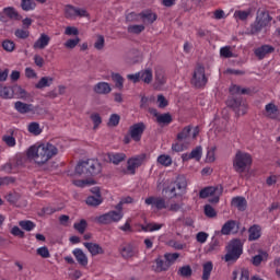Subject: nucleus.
Returning a JSON list of instances; mask_svg holds the SVG:
<instances>
[{
	"instance_id": "a211bd4d",
	"label": "nucleus",
	"mask_w": 280,
	"mask_h": 280,
	"mask_svg": "<svg viewBox=\"0 0 280 280\" xmlns=\"http://www.w3.org/2000/svg\"><path fill=\"white\" fill-rule=\"evenodd\" d=\"M275 51V47L270 45H262L254 50L255 56L258 60H264L268 54H272Z\"/></svg>"
},
{
	"instance_id": "423d86ee",
	"label": "nucleus",
	"mask_w": 280,
	"mask_h": 280,
	"mask_svg": "<svg viewBox=\"0 0 280 280\" xmlns=\"http://www.w3.org/2000/svg\"><path fill=\"white\" fill-rule=\"evenodd\" d=\"M166 194H170L172 198L185 196V194H187V178H185V176H178L167 186Z\"/></svg>"
},
{
	"instance_id": "20e7f679",
	"label": "nucleus",
	"mask_w": 280,
	"mask_h": 280,
	"mask_svg": "<svg viewBox=\"0 0 280 280\" xmlns=\"http://www.w3.org/2000/svg\"><path fill=\"white\" fill-rule=\"evenodd\" d=\"M244 253V245L238 238L232 240L226 246V254L223 259L226 264H235Z\"/></svg>"
},
{
	"instance_id": "bf43d9fd",
	"label": "nucleus",
	"mask_w": 280,
	"mask_h": 280,
	"mask_svg": "<svg viewBox=\"0 0 280 280\" xmlns=\"http://www.w3.org/2000/svg\"><path fill=\"white\" fill-rule=\"evenodd\" d=\"M2 48L4 51L12 52L16 48V44L13 40L4 39L2 42Z\"/></svg>"
},
{
	"instance_id": "c85d7f7f",
	"label": "nucleus",
	"mask_w": 280,
	"mask_h": 280,
	"mask_svg": "<svg viewBox=\"0 0 280 280\" xmlns=\"http://www.w3.org/2000/svg\"><path fill=\"white\" fill-rule=\"evenodd\" d=\"M220 250V240L215 236L212 237L211 242L205 247L206 253H218Z\"/></svg>"
},
{
	"instance_id": "2eb2a0df",
	"label": "nucleus",
	"mask_w": 280,
	"mask_h": 280,
	"mask_svg": "<svg viewBox=\"0 0 280 280\" xmlns=\"http://www.w3.org/2000/svg\"><path fill=\"white\" fill-rule=\"evenodd\" d=\"M72 255L77 259L79 266H82L83 268H86L89 266V256L84 254V250L80 248H74L72 250Z\"/></svg>"
},
{
	"instance_id": "e433bc0d",
	"label": "nucleus",
	"mask_w": 280,
	"mask_h": 280,
	"mask_svg": "<svg viewBox=\"0 0 280 280\" xmlns=\"http://www.w3.org/2000/svg\"><path fill=\"white\" fill-rule=\"evenodd\" d=\"M233 280H252L250 279V271H248V269L243 268L241 269V273L237 271H233ZM240 275V277L237 278V276Z\"/></svg>"
},
{
	"instance_id": "1a4fd4ad",
	"label": "nucleus",
	"mask_w": 280,
	"mask_h": 280,
	"mask_svg": "<svg viewBox=\"0 0 280 280\" xmlns=\"http://www.w3.org/2000/svg\"><path fill=\"white\" fill-rule=\"evenodd\" d=\"M226 104L230 108H233L235 113L240 115H246V110H248V105L246 102L242 101L240 97H230L226 101Z\"/></svg>"
},
{
	"instance_id": "b1692460",
	"label": "nucleus",
	"mask_w": 280,
	"mask_h": 280,
	"mask_svg": "<svg viewBox=\"0 0 280 280\" xmlns=\"http://www.w3.org/2000/svg\"><path fill=\"white\" fill-rule=\"evenodd\" d=\"M259 237H261V226L257 224L252 225L248 229V241L256 242Z\"/></svg>"
},
{
	"instance_id": "6e6d98bb",
	"label": "nucleus",
	"mask_w": 280,
	"mask_h": 280,
	"mask_svg": "<svg viewBox=\"0 0 280 280\" xmlns=\"http://www.w3.org/2000/svg\"><path fill=\"white\" fill-rule=\"evenodd\" d=\"M119 121H121V117L118 114H112L107 126H109V128H115L119 126Z\"/></svg>"
},
{
	"instance_id": "13d9d810",
	"label": "nucleus",
	"mask_w": 280,
	"mask_h": 280,
	"mask_svg": "<svg viewBox=\"0 0 280 280\" xmlns=\"http://www.w3.org/2000/svg\"><path fill=\"white\" fill-rule=\"evenodd\" d=\"M158 163L164 165V167H170L172 165V156L162 154L158 158Z\"/></svg>"
},
{
	"instance_id": "de8ad7c7",
	"label": "nucleus",
	"mask_w": 280,
	"mask_h": 280,
	"mask_svg": "<svg viewBox=\"0 0 280 280\" xmlns=\"http://www.w3.org/2000/svg\"><path fill=\"white\" fill-rule=\"evenodd\" d=\"M86 226H89V223L84 219H81L80 222H75L73 224V229L78 231V233H80L81 235H84V232L86 231Z\"/></svg>"
},
{
	"instance_id": "2f4dec72",
	"label": "nucleus",
	"mask_w": 280,
	"mask_h": 280,
	"mask_svg": "<svg viewBox=\"0 0 280 280\" xmlns=\"http://www.w3.org/2000/svg\"><path fill=\"white\" fill-rule=\"evenodd\" d=\"M230 93L231 95H249L250 89L233 84L230 86Z\"/></svg>"
},
{
	"instance_id": "473e14b6",
	"label": "nucleus",
	"mask_w": 280,
	"mask_h": 280,
	"mask_svg": "<svg viewBox=\"0 0 280 280\" xmlns=\"http://www.w3.org/2000/svg\"><path fill=\"white\" fill-rule=\"evenodd\" d=\"M54 84V78L51 77H43L36 84L35 89H47Z\"/></svg>"
},
{
	"instance_id": "4be33fe9",
	"label": "nucleus",
	"mask_w": 280,
	"mask_h": 280,
	"mask_svg": "<svg viewBox=\"0 0 280 280\" xmlns=\"http://www.w3.org/2000/svg\"><path fill=\"white\" fill-rule=\"evenodd\" d=\"M139 165H141V160L139 158L129 159L127 162V168L124 170V174H135Z\"/></svg>"
},
{
	"instance_id": "603ef678",
	"label": "nucleus",
	"mask_w": 280,
	"mask_h": 280,
	"mask_svg": "<svg viewBox=\"0 0 280 280\" xmlns=\"http://www.w3.org/2000/svg\"><path fill=\"white\" fill-rule=\"evenodd\" d=\"M155 82H158L160 86H163V84L167 82V79L165 78V71H163V69L155 70Z\"/></svg>"
},
{
	"instance_id": "c756f323",
	"label": "nucleus",
	"mask_w": 280,
	"mask_h": 280,
	"mask_svg": "<svg viewBox=\"0 0 280 280\" xmlns=\"http://www.w3.org/2000/svg\"><path fill=\"white\" fill-rule=\"evenodd\" d=\"M13 165L16 167L18 172L21 167H25V163H27V158L23 154H16L13 159H11Z\"/></svg>"
},
{
	"instance_id": "9d476101",
	"label": "nucleus",
	"mask_w": 280,
	"mask_h": 280,
	"mask_svg": "<svg viewBox=\"0 0 280 280\" xmlns=\"http://www.w3.org/2000/svg\"><path fill=\"white\" fill-rule=\"evenodd\" d=\"M120 255L124 257V259H130L131 257H135L137 253H139V243L138 242H130L126 243L120 246Z\"/></svg>"
},
{
	"instance_id": "a19ab883",
	"label": "nucleus",
	"mask_w": 280,
	"mask_h": 280,
	"mask_svg": "<svg viewBox=\"0 0 280 280\" xmlns=\"http://www.w3.org/2000/svg\"><path fill=\"white\" fill-rule=\"evenodd\" d=\"M180 257L179 253H165L164 254V259L168 264V266L172 268Z\"/></svg>"
},
{
	"instance_id": "c9c22d12",
	"label": "nucleus",
	"mask_w": 280,
	"mask_h": 280,
	"mask_svg": "<svg viewBox=\"0 0 280 280\" xmlns=\"http://www.w3.org/2000/svg\"><path fill=\"white\" fill-rule=\"evenodd\" d=\"M161 229H163V224L154 222L141 226V231L145 233H153V231H161Z\"/></svg>"
},
{
	"instance_id": "aec40b11",
	"label": "nucleus",
	"mask_w": 280,
	"mask_h": 280,
	"mask_svg": "<svg viewBox=\"0 0 280 280\" xmlns=\"http://www.w3.org/2000/svg\"><path fill=\"white\" fill-rule=\"evenodd\" d=\"M170 265L165 259V256H159L155 259V272H167L170 270Z\"/></svg>"
},
{
	"instance_id": "0e129e2a",
	"label": "nucleus",
	"mask_w": 280,
	"mask_h": 280,
	"mask_svg": "<svg viewBox=\"0 0 280 280\" xmlns=\"http://www.w3.org/2000/svg\"><path fill=\"white\" fill-rule=\"evenodd\" d=\"M36 253L37 255H39V257H43V259H49V257H51V254L49 253V248H47V246L37 248Z\"/></svg>"
},
{
	"instance_id": "9b49d317",
	"label": "nucleus",
	"mask_w": 280,
	"mask_h": 280,
	"mask_svg": "<svg viewBox=\"0 0 280 280\" xmlns=\"http://www.w3.org/2000/svg\"><path fill=\"white\" fill-rule=\"evenodd\" d=\"M65 16L66 19H75L78 16L80 18H86L89 16V12H86V9H80V8H75L72 4H67L65 7Z\"/></svg>"
},
{
	"instance_id": "3c124183",
	"label": "nucleus",
	"mask_w": 280,
	"mask_h": 280,
	"mask_svg": "<svg viewBox=\"0 0 280 280\" xmlns=\"http://www.w3.org/2000/svg\"><path fill=\"white\" fill-rule=\"evenodd\" d=\"M177 275H179V277H184L187 279L191 277V275H194V270H191V266L186 265L178 269Z\"/></svg>"
},
{
	"instance_id": "f03ea898",
	"label": "nucleus",
	"mask_w": 280,
	"mask_h": 280,
	"mask_svg": "<svg viewBox=\"0 0 280 280\" xmlns=\"http://www.w3.org/2000/svg\"><path fill=\"white\" fill-rule=\"evenodd\" d=\"M101 172L102 164L95 159L79 162L75 166V174H79L80 176H82V174L85 176H97V174H101Z\"/></svg>"
},
{
	"instance_id": "4c0bfd02",
	"label": "nucleus",
	"mask_w": 280,
	"mask_h": 280,
	"mask_svg": "<svg viewBox=\"0 0 280 280\" xmlns=\"http://www.w3.org/2000/svg\"><path fill=\"white\" fill-rule=\"evenodd\" d=\"M141 80L144 84H152V80H154V74L152 72V68H148L141 73Z\"/></svg>"
},
{
	"instance_id": "f8f14e48",
	"label": "nucleus",
	"mask_w": 280,
	"mask_h": 280,
	"mask_svg": "<svg viewBox=\"0 0 280 280\" xmlns=\"http://www.w3.org/2000/svg\"><path fill=\"white\" fill-rule=\"evenodd\" d=\"M145 205H151L152 209H158V211H162V209H167V207H170L163 197H149L145 199Z\"/></svg>"
},
{
	"instance_id": "4d7b16f0",
	"label": "nucleus",
	"mask_w": 280,
	"mask_h": 280,
	"mask_svg": "<svg viewBox=\"0 0 280 280\" xmlns=\"http://www.w3.org/2000/svg\"><path fill=\"white\" fill-rule=\"evenodd\" d=\"M2 141L8 148H14L16 145V138L13 136L4 135L2 136Z\"/></svg>"
},
{
	"instance_id": "7c9ffc66",
	"label": "nucleus",
	"mask_w": 280,
	"mask_h": 280,
	"mask_svg": "<svg viewBox=\"0 0 280 280\" xmlns=\"http://www.w3.org/2000/svg\"><path fill=\"white\" fill-rule=\"evenodd\" d=\"M3 13L13 21H21V14L14 9V7H7L3 9Z\"/></svg>"
},
{
	"instance_id": "f3484780",
	"label": "nucleus",
	"mask_w": 280,
	"mask_h": 280,
	"mask_svg": "<svg viewBox=\"0 0 280 280\" xmlns=\"http://www.w3.org/2000/svg\"><path fill=\"white\" fill-rule=\"evenodd\" d=\"M93 91L96 95H108L113 88H110V83L102 81L94 85Z\"/></svg>"
},
{
	"instance_id": "5fc2aeb1",
	"label": "nucleus",
	"mask_w": 280,
	"mask_h": 280,
	"mask_svg": "<svg viewBox=\"0 0 280 280\" xmlns=\"http://www.w3.org/2000/svg\"><path fill=\"white\" fill-rule=\"evenodd\" d=\"M19 226H21L23 231H34V229H36V223L30 220H24L19 222Z\"/></svg>"
},
{
	"instance_id": "6e6552de",
	"label": "nucleus",
	"mask_w": 280,
	"mask_h": 280,
	"mask_svg": "<svg viewBox=\"0 0 280 280\" xmlns=\"http://www.w3.org/2000/svg\"><path fill=\"white\" fill-rule=\"evenodd\" d=\"M124 218V213L112 210L104 214L96 217L95 222L97 224H113V222H119Z\"/></svg>"
},
{
	"instance_id": "dca6fc26",
	"label": "nucleus",
	"mask_w": 280,
	"mask_h": 280,
	"mask_svg": "<svg viewBox=\"0 0 280 280\" xmlns=\"http://www.w3.org/2000/svg\"><path fill=\"white\" fill-rule=\"evenodd\" d=\"M83 246L86 248L92 257H97V255H104V247L97 243H83Z\"/></svg>"
},
{
	"instance_id": "0eeeda50",
	"label": "nucleus",
	"mask_w": 280,
	"mask_h": 280,
	"mask_svg": "<svg viewBox=\"0 0 280 280\" xmlns=\"http://www.w3.org/2000/svg\"><path fill=\"white\" fill-rule=\"evenodd\" d=\"M208 82H209V79H207V74L205 73V68L198 65L195 68V71L191 78V84H194L196 89H202V86H207Z\"/></svg>"
},
{
	"instance_id": "f257e3e1",
	"label": "nucleus",
	"mask_w": 280,
	"mask_h": 280,
	"mask_svg": "<svg viewBox=\"0 0 280 280\" xmlns=\"http://www.w3.org/2000/svg\"><path fill=\"white\" fill-rule=\"evenodd\" d=\"M58 155V147L51 144V142L46 143H35L26 150L27 159L35 161L37 165H45Z\"/></svg>"
},
{
	"instance_id": "774afa93",
	"label": "nucleus",
	"mask_w": 280,
	"mask_h": 280,
	"mask_svg": "<svg viewBox=\"0 0 280 280\" xmlns=\"http://www.w3.org/2000/svg\"><path fill=\"white\" fill-rule=\"evenodd\" d=\"M14 34L16 38H22V40H25V38H30V31L23 28H18Z\"/></svg>"
},
{
	"instance_id": "052dcab7",
	"label": "nucleus",
	"mask_w": 280,
	"mask_h": 280,
	"mask_svg": "<svg viewBox=\"0 0 280 280\" xmlns=\"http://www.w3.org/2000/svg\"><path fill=\"white\" fill-rule=\"evenodd\" d=\"M190 158H192L195 161H200V159H202V147L199 145L192 149L190 152Z\"/></svg>"
},
{
	"instance_id": "7ed1b4c3",
	"label": "nucleus",
	"mask_w": 280,
	"mask_h": 280,
	"mask_svg": "<svg viewBox=\"0 0 280 280\" xmlns=\"http://www.w3.org/2000/svg\"><path fill=\"white\" fill-rule=\"evenodd\" d=\"M253 165V156L244 151H237L233 159V168L236 174H244L248 172Z\"/></svg>"
},
{
	"instance_id": "49530a36",
	"label": "nucleus",
	"mask_w": 280,
	"mask_h": 280,
	"mask_svg": "<svg viewBox=\"0 0 280 280\" xmlns=\"http://www.w3.org/2000/svg\"><path fill=\"white\" fill-rule=\"evenodd\" d=\"M267 259H268V253L261 252L260 254L253 257L252 264L254 266H261V261H266Z\"/></svg>"
},
{
	"instance_id": "680f3d73",
	"label": "nucleus",
	"mask_w": 280,
	"mask_h": 280,
	"mask_svg": "<svg viewBox=\"0 0 280 280\" xmlns=\"http://www.w3.org/2000/svg\"><path fill=\"white\" fill-rule=\"evenodd\" d=\"M78 45H80V37H75L73 39H68L65 43V48L66 49H75V47H78Z\"/></svg>"
},
{
	"instance_id": "bb28decb",
	"label": "nucleus",
	"mask_w": 280,
	"mask_h": 280,
	"mask_svg": "<svg viewBox=\"0 0 280 280\" xmlns=\"http://www.w3.org/2000/svg\"><path fill=\"white\" fill-rule=\"evenodd\" d=\"M109 163H113L114 165H119V163H122V161H126L125 153H115L110 152L107 154Z\"/></svg>"
},
{
	"instance_id": "cd10ccee",
	"label": "nucleus",
	"mask_w": 280,
	"mask_h": 280,
	"mask_svg": "<svg viewBox=\"0 0 280 280\" xmlns=\"http://www.w3.org/2000/svg\"><path fill=\"white\" fill-rule=\"evenodd\" d=\"M141 19L142 22L147 23L148 25H152V23H154L159 16L152 11H144L141 13Z\"/></svg>"
},
{
	"instance_id": "412c9836",
	"label": "nucleus",
	"mask_w": 280,
	"mask_h": 280,
	"mask_svg": "<svg viewBox=\"0 0 280 280\" xmlns=\"http://www.w3.org/2000/svg\"><path fill=\"white\" fill-rule=\"evenodd\" d=\"M50 40H51V37H49V35H47V34L43 33V34H40L38 39L34 43L33 48L45 49V47H47L49 45Z\"/></svg>"
},
{
	"instance_id": "37998d69",
	"label": "nucleus",
	"mask_w": 280,
	"mask_h": 280,
	"mask_svg": "<svg viewBox=\"0 0 280 280\" xmlns=\"http://www.w3.org/2000/svg\"><path fill=\"white\" fill-rule=\"evenodd\" d=\"M158 124H164L165 126H168V124H172V115L170 113L166 114H155Z\"/></svg>"
},
{
	"instance_id": "393cba45",
	"label": "nucleus",
	"mask_w": 280,
	"mask_h": 280,
	"mask_svg": "<svg viewBox=\"0 0 280 280\" xmlns=\"http://www.w3.org/2000/svg\"><path fill=\"white\" fill-rule=\"evenodd\" d=\"M1 100H14V91L12 86L0 84Z\"/></svg>"
},
{
	"instance_id": "72a5a7b5",
	"label": "nucleus",
	"mask_w": 280,
	"mask_h": 280,
	"mask_svg": "<svg viewBox=\"0 0 280 280\" xmlns=\"http://www.w3.org/2000/svg\"><path fill=\"white\" fill-rule=\"evenodd\" d=\"M129 135L133 141H139V137L141 136V122H138L130 127Z\"/></svg>"
},
{
	"instance_id": "c03bdc74",
	"label": "nucleus",
	"mask_w": 280,
	"mask_h": 280,
	"mask_svg": "<svg viewBox=\"0 0 280 280\" xmlns=\"http://www.w3.org/2000/svg\"><path fill=\"white\" fill-rule=\"evenodd\" d=\"M212 271H213V262L208 261L203 264L202 280H209Z\"/></svg>"
},
{
	"instance_id": "6ab92c4d",
	"label": "nucleus",
	"mask_w": 280,
	"mask_h": 280,
	"mask_svg": "<svg viewBox=\"0 0 280 280\" xmlns=\"http://www.w3.org/2000/svg\"><path fill=\"white\" fill-rule=\"evenodd\" d=\"M265 113L269 119H279V107L273 103H269L265 106Z\"/></svg>"
},
{
	"instance_id": "ea45409f",
	"label": "nucleus",
	"mask_w": 280,
	"mask_h": 280,
	"mask_svg": "<svg viewBox=\"0 0 280 280\" xmlns=\"http://www.w3.org/2000/svg\"><path fill=\"white\" fill-rule=\"evenodd\" d=\"M85 202L89 207H100V205L104 202V199L102 198V196H89Z\"/></svg>"
},
{
	"instance_id": "864d4df0",
	"label": "nucleus",
	"mask_w": 280,
	"mask_h": 280,
	"mask_svg": "<svg viewBox=\"0 0 280 280\" xmlns=\"http://www.w3.org/2000/svg\"><path fill=\"white\" fill-rule=\"evenodd\" d=\"M189 135H191V126H186L179 133H177V141H185V139H189Z\"/></svg>"
},
{
	"instance_id": "e2e57ef3",
	"label": "nucleus",
	"mask_w": 280,
	"mask_h": 280,
	"mask_svg": "<svg viewBox=\"0 0 280 280\" xmlns=\"http://www.w3.org/2000/svg\"><path fill=\"white\" fill-rule=\"evenodd\" d=\"M221 58H233V51L231 50V46H224L220 48Z\"/></svg>"
},
{
	"instance_id": "f704fd0d",
	"label": "nucleus",
	"mask_w": 280,
	"mask_h": 280,
	"mask_svg": "<svg viewBox=\"0 0 280 280\" xmlns=\"http://www.w3.org/2000/svg\"><path fill=\"white\" fill-rule=\"evenodd\" d=\"M112 80L116 86V89H118V91H122L124 90V77H121V74L117 73V72H112Z\"/></svg>"
},
{
	"instance_id": "79ce46f5",
	"label": "nucleus",
	"mask_w": 280,
	"mask_h": 280,
	"mask_svg": "<svg viewBox=\"0 0 280 280\" xmlns=\"http://www.w3.org/2000/svg\"><path fill=\"white\" fill-rule=\"evenodd\" d=\"M252 12L253 11L250 9H248L247 11L236 10L234 12V19H236V21H247Z\"/></svg>"
},
{
	"instance_id": "39448f33",
	"label": "nucleus",
	"mask_w": 280,
	"mask_h": 280,
	"mask_svg": "<svg viewBox=\"0 0 280 280\" xmlns=\"http://www.w3.org/2000/svg\"><path fill=\"white\" fill-rule=\"evenodd\" d=\"M271 21L272 16H270L268 11H258L255 22L250 25V34H259L264 27H268V25H270Z\"/></svg>"
},
{
	"instance_id": "a18cd8bd",
	"label": "nucleus",
	"mask_w": 280,
	"mask_h": 280,
	"mask_svg": "<svg viewBox=\"0 0 280 280\" xmlns=\"http://www.w3.org/2000/svg\"><path fill=\"white\" fill-rule=\"evenodd\" d=\"M13 89V97L16 95L18 100H25L27 97V91L23 89L21 85H14Z\"/></svg>"
},
{
	"instance_id": "ddd939ff",
	"label": "nucleus",
	"mask_w": 280,
	"mask_h": 280,
	"mask_svg": "<svg viewBox=\"0 0 280 280\" xmlns=\"http://www.w3.org/2000/svg\"><path fill=\"white\" fill-rule=\"evenodd\" d=\"M224 188L222 186H208L199 191V198H209V196H213V194H222Z\"/></svg>"
},
{
	"instance_id": "8fccbe9b",
	"label": "nucleus",
	"mask_w": 280,
	"mask_h": 280,
	"mask_svg": "<svg viewBox=\"0 0 280 280\" xmlns=\"http://www.w3.org/2000/svg\"><path fill=\"white\" fill-rule=\"evenodd\" d=\"M21 8L24 12H31L32 10H36V2L33 0H22Z\"/></svg>"
},
{
	"instance_id": "338daca9",
	"label": "nucleus",
	"mask_w": 280,
	"mask_h": 280,
	"mask_svg": "<svg viewBox=\"0 0 280 280\" xmlns=\"http://www.w3.org/2000/svg\"><path fill=\"white\" fill-rule=\"evenodd\" d=\"M207 240H209V233L207 232H198L196 234V241L199 243V244H206L207 243Z\"/></svg>"
},
{
	"instance_id": "4468645a",
	"label": "nucleus",
	"mask_w": 280,
	"mask_h": 280,
	"mask_svg": "<svg viewBox=\"0 0 280 280\" xmlns=\"http://www.w3.org/2000/svg\"><path fill=\"white\" fill-rule=\"evenodd\" d=\"M240 229L237 221L229 220L221 228V235H231V233H237Z\"/></svg>"
},
{
	"instance_id": "09e8293b",
	"label": "nucleus",
	"mask_w": 280,
	"mask_h": 280,
	"mask_svg": "<svg viewBox=\"0 0 280 280\" xmlns=\"http://www.w3.org/2000/svg\"><path fill=\"white\" fill-rule=\"evenodd\" d=\"M27 130L31 135H34L35 137H38V135L43 132V129H40V125L38 122L28 124Z\"/></svg>"
},
{
	"instance_id": "5701e85b",
	"label": "nucleus",
	"mask_w": 280,
	"mask_h": 280,
	"mask_svg": "<svg viewBox=\"0 0 280 280\" xmlns=\"http://www.w3.org/2000/svg\"><path fill=\"white\" fill-rule=\"evenodd\" d=\"M14 108L21 115H26V113H32V110H34V105L18 101L14 104Z\"/></svg>"
},
{
	"instance_id": "58836bf2",
	"label": "nucleus",
	"mask_w": 280,
	"mask_h": 280,
	"mask_svg": "<svg viewBox=\"0 0 280 280\" xmlns=\"http://www.w3.org/2000/svg\"><path fill=\"white\" fill-rule=\"evenodd\" d=\"M2 172H4L5 174H19V168H16V166L10 159L9 162L2 165Z\"/></svg>"
},
{
	"instance_id": "a878e982",
	"label": "nucleus",
	"mask_w": 280,
	"mask_h": 280,
	"mask_svg": "<svg viewBox=\"0 0 280 280\" xmlns=\"http://www.w3.org/2000/svg\"><path fill=\"white\" fill-rule=\"evenodd\" d=\"M248 202L244 197H234L232 199V207H235L238 211H246Z\"/></svg>"
},
{
	"instance_id": "69168bd1",
	"label": "nucleus",
	"mask_w": 280,
	"mask_h": 280,
	"mask_svg": "<svg viewBox=\"0 0 280 280\" xmlns=\"http://www.w3.org/2000/svg\"><path fill=\"white\" fill-rule=\"evenodd\" d=\"M203 211L207 218H215V215H218V212L213 207H211V205H206Z\"/></svg>"
}]
</instances>
